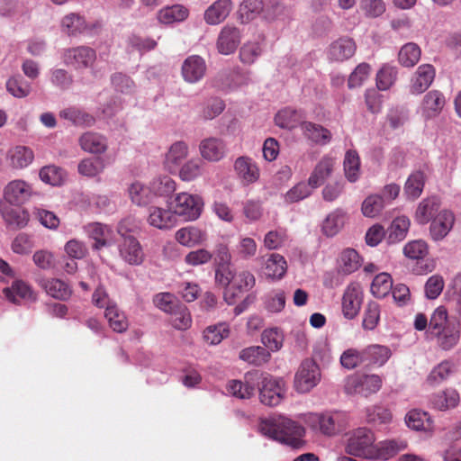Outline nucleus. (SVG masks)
Listing matches in <instances>:
<instances>
[{
    "label": "nucleus",
    "instance_id": "f257e3e1",
    "mask_svg": "<svg viewBox=\"0 0 461 461\" xmlns=\"http://www.w3.org/2000/svg\"><path fill=\"white\" fill-rule=\"evenodd\" d=\"M226 389L230 395L239 399H249L258 389L261 403L270 407L278 405L285 393L282 378L260 370L247 372L243 380L229 381Z\"/></svg>",
    "mask_w": 461,
    "mask_h": 461
},
{
    "label": "nucleus",
    "instance_id": "f03ea898",
    "mask_svg": "<svg viewBox=\"0 0 461 461\" xmlns=\"http://www.w3.org/2000/svg\"><path fill=\"white\" fill-rule=\"evenodd\" d=\"M404 441L384 440L375 443L374 432L366 428L353 430L347 441L346 452L371 460H388L406 447Z\"/></svg>",
    "mask_w": 461,
    "mask_h": 461
},
{
    "label": "nucleus",
    "instance_id": "7ed1b4c3",
    "mask_svg": "<svg viewBox=\"0 0 461 461\" xmlns=\"http://www.w3.org/2000/svg\"><path fill=\"white\" fill-rule=\"evenodd\" d=\"M258 430L269 439L292 448H300L303 445V437L305 433L303 427L297 421L283 415H272L261 419Z\"/></svg>",
    "mask_w": 461,
    "mask_h": 461
},
{
    "label": "nucleus",
    "instance_id": "20e7f679",
    "mask_svg": "<svg viewBox=\"0 0 461 461\" xmlns=\"http://www.w3.org/2000/svg\"><path fill=\"white\" fill-rule=\"evenodd\" d=\"M461 326L456 319H450L444 306L436 308L429 318L427 339L436 340L443 350H450L460 339Z\"/></svg>",
    "mask_w": 461,
    "mask_h": 461
},
{
    "label": "nucleus",
    "instance_id": "39448f33",
    "mask_svg": "<svg viewBox=\"0 0 461 461\" xmlns=\"http://www.w3.org/2000/svg\"><path fill=\"white\" fill-rule=\"evenodd\" d=\"M215 283L226 288L224 300L229 305H232L236 302V297L255 285V277L249 271L235 272L232 268L221 266L215 269Z\"/></svg>",
    "mask_w": 461,
    "mask_h": 461
},
{
    "label": "nucleus",
    "instance_id": "423d86ee",
    "mask_svg": "<svg viewBox=\"0 0 461 461\" xmlns=\"http://www.w3.org/2000/svg\"><path fill=\"white\" fill-rule=\"evenodd\" d=\"M321 373L318 364L311 358L304 359L294 375V389L300 393H309L320 383Z\"/></svg>",
    "mask_w": 461,
    "mask_h": 461
},
{
    "label": "nucleus",
    "instance_id": "0eeeda50",
    "mask_svg": "<svg viewBox=\"0 0 461 461\" xmlns=\"http://www.w3.org/2000/svg\"><path fill=\"white\" fill-rule=\"evenodd\" d=\"M203 207L201 196L189 193H179L174 200V213L185 221H194L199 218Z\"/></svg>",
    "mask_w": 461,
    "mask_h": 461
},
{
    "label": "nucleus",
    "instance_id": "6e6552de",
    "mask_svg": "<svg viewBox=\"0 0 461 461\" xmlns=\"http://www.w3.org/2000/svg\"><path fill=\"white\" fill-rule=\"evenodd\" d=\"M312 421L323 435L329 437L344 431L348 426V417L340 411L314 414Z\"/></svg>",
    "mask_w": 461,
    "mask_h": 461
},
{
    "label": "nucleus",
    "instance_id": "1a4fd4ad",
    "mask_svg": "<svg viewBox=\"0 0 461 461\" xmlns=\"http://www.w3.org/2000/svg\"><path fill=\"white\" fill-rule=\"evenodd\" d=\"M428 253L429 247L422 240L409 241L403 247L404 256L417 262L416 267L413 268V272L417 275H425L433 270L434 265L425 259Z\"/></svg>",
    "mask_w": 461,
    "mask_h": 461
},
{
    "label": "nucleus",
    "instance_id": "9d476101",
    "mask_svg": "<svg viewBox=\"0 0 461 461\" xmlns=\"http://www.w3.org/2000/svg\"><path fill=\"white\" fill-rule=\"evenodd\" d=\"M32 185L23 180L10 181L4 188V198L10 205L22 206L34 194Z\"/></svg>",
    "mask_w": 461,
    "mask_h": 461
},
{
    "label": "nucleus",
    "instance_id": "9b49d317",
    "mask_svg": "<svg viewBox=\"0 0 461 461\" xmlns=\"http://www.w3.org/2000/svg\"><path fill=\"white\" fill-rule=\"evenodd\" d=\"M62 57L67 66H71L75 69H84L93 66L96 53L90 47L80 46L65 50Z\"/></svg>",
    "mask_w": 461,
    "mask_h": 461
},
{
    "label": "nucleus",
    "instance_id": "f8f14e48",
    "mask_svg": "<svg viewBox=\"0 0 461 461\" xmlns=\"http://www.w3.org/2000/svg\"><path fill=\"white\" fill-rule=\"evenodd\" d=\"M121 258L131 266H140L143 263L145 254L140 241L133 236H123L118 246Z\"/></svg>",
    "mask_w": 461,
    "mask_h": 461
},
{
    "label": "nucleus",
    "instance_id": "ddd939ff",
    "mask_svg": "<svg viewBox=\"0 0 461 461\" xmlns=\"http://www.w3.org/2000/svg\"><path fill=\"white\" fill-rule=\"evenodd\" d=\"M436 77L435 68L430 64H422L418 67L410 81V93L420 95L432 85Z\"/></svg>",
    "mask_w": 461,
    "mask_h": 461
},
{
    "label": "nucleus",
    "instance_id": "4468645a",
    "mask_svg": "<svg viewBox=\"0 0 461 461\" xmlns=\"http://www.w3.org/2000/svg\"><path fill=\"white\" fill-rule=\"evenodd\" d=\"M445 104V95L438 90H430L422 98L420 114L425 120L434 119L441 113Z\"/></svg>",
    "mask_w": 461,
    "mask_h": 461
},
{
    "label": "nucleus",
    "instance_id": "2eb2a0df",
    "mask_svg": "<svg viewBox=\"0 0 461 461\" xmlns=\"http://www.w3.org/2000/svg\"><path fill=\"white\" fill-rule=\"evenodd\" d=\"M241 41V32L239 28L227 24L221 28L216 48L219 53L222 55H230L235 52Z\"/></svg>",
    "mask_w": 461,
    "mask_h": 461
},
{
    "label": "nucleus",
    "instance_id": "dca6fc26",
    "mask_svg": "<svg viewBox=\"0 0 461 461\" xmlns=\"http://www.w3.org/2000/svg\"><path fill=\"white\" fill-rule=\"evenodd\" d=\"M455 223V215L449 210L440 211L432 219L429 226L431 239L435 241L442 240L450 232Z\"/></svg>",
    "mask_w": 461,
    "mask_h": 461
},
{
    "label": "nucleus",
    "instance_id": "f3484780",
    "mask_svg": "<svg viewBox=\"0 0 461 461\" xmlns=\"http://www.w3.org/2000/svg\"><path fill=\"white\" fill-rule=\"evenodd\" d=\"M5 297L14 303L34 302L37 299L36 294L29 284L23 280H15L11 286L3 289Z\"/></svg>",
    "mask_w": 461,
    "mask_h": 461
},
{
    "label": "nucleus",
    "instance_id": "a211bd4d",
    "mask_svg": "<svg viewBox=\"0 0 461 461\" xmlns=\"http://www.w3.org/2000/svg\"><path fill=\"white\" fill-rule=\"evenodd\" d=\"M206 68V63L202 57L192 55L183 62L182 76L188 83H197L204 77Z\"/></svg>",
    "mask_w": 461,
    "mask_h": 461
},
{
    "label": "nucleus",
    "instance_id": "6ab92c4d",
    "mask_svg": "<svg viewBox=\"0 0 461 461\" xmlns=\"http://www.w3.org/2000/svg\"><path fill=\"white\" fill-rule=\"evenodd\" d=\"M84 231L90 239L95 240L92 246L94 250H100L111 244L110 240L113 230L108 225L100 222H90L84 226Z\"/></svg>",
    "mask_w": 461,
    "mask_h": 461
},
{
    "label": "nucleus",
    "instance_id": "aec40b11",
    "mask_svg": "<svg viewBox=\"0 0 461 461\" xmlns=\"http://www.w3.org/2000/svg\"><path fill=\"white\" fill-rule=\"evenodd\" d=\"M148 223L158 230H169L176 223V216L174 211L158 206L149 208Z\"/></svg>",
    "mask_w": 461,
    "mask_h": 461
},
{
    "label": "nucleus",
    "instance_id": "412c9836",
    "mask_svg": "<svg viewBox=\"0 0 461 461\" xmlns=\"http://www.w3.org/2000/svg\"><path fill=\"white\" fill-rule=\"evenodd\" d=\"M356 50L357 46L352 39L339 38L330 45L328 58L332 61L342 62L353 57Z\"/></svg>",
    "mask_w": 461,
    "mask_h": 461
},
{
    "label": "nucleus",
    "instance_id": "4be33fe9",
    "mask_svg": "<svg viewBox=\"0 0 461 461\" xmlns=\"http://www.w3.org/2000/svg\"><path fill=\"white\" fill-rule=\"evenodd\" d=\"M5 158L12 168L23 169L34 160V152L30 147L17 145L7 151Z\"/></svg>",
    "mask_w": 461,
    "mask_h": 461
},
{
    "label": "nucleus",
    "instance_id": "5701e85b",
    "mask_svg": "<svg viewBox=\"0 0 461 461\" xmlns=\"http://www.w3.org/2000/svg\"><path fill=\"white\" fill-rule=\"evenodd\" d=\"M234 169L242 184L249 185L259 178V169L252 158L240 157L235 160Z\"/></svg>",
    "mask_w": 461,
    "mask_h": 461
},
{
    "label": "nucleus",
    "instance_id": "b1692460",
    "mask_svg": "<svg viewBox=\"0 0 461 461\" xmlns=\"http://www.w3.org/2000/svg\"><path fill=\"white\" fill-rule=\"evenodd\" d=\"M81 149L91 154H103L108 149L107 139L95 131H86L83 133L78 140Z\"/></svg>",
    "mask_w": 461,
    "mask_h": 461
},
{
    "label": "nucleus",
    "instance_id": "393cba45",
    "mask_svg": "<svg viewBox=\"0 0 461 461\" xmlns=\"http://www.w3.org/2000/svg\"><path fill=\"white\" fill-rule=\"evenodd\" d=\"M460 397L456 390L447 388L429 396V405L438 411H447L459 403Z\"/></svg>",
    "mask_w": 461,
    "mask_h": 461
},
{
    "label": "nucleus",
    "instance_id": "a878e982",
    "mask_svg": "<svg viewBox=\"0 0 461 461\" xmlns=\"http://www.w3.org/2000/svg\"><path fill=\"white\" fill-rule=\"evenodd\" d=\"M232 10L230 0H217L204 12V21L210 25L222 23Z\"/></svg>",
    "mask_w": 461,
    "mask_h": 461
},
{
    "label": "nucleus",
    "instance_id": "bb28decb",
    "mask_svg": "<svg viewBox=\"0 0 461 461\" xmlns=\"http://www.w3.org/2000/svg\"><path fill=\"white\" fill-rule=\"evenodd\" d=\"M365 366H383L392 356V351L387 346L372 344L365 348Z\"/></svg>",
    "mask_w": 461,
    "mask_h": 461
},
{
    "label": "nucleus",
    "instance_id": "cd10ccee",
    "mask_svg": "<svg viewBox=\"0 0 461 461\" xmlns=\"http://www.w3.org/2000/svg\"><path fill=\"white\" fill-rule=\"evenodd\" d=\"M201 156L209 161H219L226 152L224 142L218 138H207L199 145Z\"/></svg>",
    "mask_w": 461,
    "mask_h": 461
},
{
    "label": "nucleus",
    "instance_id": "c85d7f7f",
    "mask_svg": "<svg viewBox=\"0 0 461 461\" xmlns=\"http://www.w3.org/2000/svg\"><path fill=\"white\" fill-rule=\"evenodd\" d=\"M347 213L344 210L338 208L332 211L324 219L321 230L325 236L334 237L344 227L347 221Z\"/></svg>",
    "mask_w": 461,
    "mask_h": 461
},
{
    "label": "nucleus",
    "instance_id": "c756f323",
    "mask_svg": "<svg viewBox=\"0 0 461 461\" xmlns=\"http://www.w3.org/2000/svg\"><path fill=\"white\" fill-rule=\"evenodd\" d=\"M351 384L355 393L367 396L379 391L382 379L377 375H366L353 378Z\"/></svg>",
    "mask_w": 461,
    "mask_h": 461
},
{
    "label": "nucleus",
    "instance_id": "7c9ffc66",
    "mask_svg": "<svg viewBox=\"0 0 461 461\" xmlns=\"http://www.w3.org/2000/svg\"><path fill=\"white\" fill-rule=\"evenodd\" d=\"M303 136L313 143L326 145L331 140L330 131L321 125L311 122H303L301 124Z\"/></svg>",
    "mask_w": 461,
    "mask_h": 461
},
{
    "label": "nucleus",
    "instance_id": "2f4dec72",
    "mask_svg": "<svg viewBox=\"0 0 461 461\" xmlns=\"http://www.w3.org/2000/svg\"><path fill=\"white\" fill-rule=\"evenodd\" d=\"M335 161L331 157L324 156L315 166L313 171L309 176L310 185L313 188L321 185L326 178H328L334 167Z\"/></svg>",
    "mask_w": 461,
    "mask_h": 461
},
{
    "label": "nucleus",
    "instance_id": "473e14b6",
    "mask_svg": "<svg viewBox=\"0 0 461 461\" xmlns=\"http://www.w3.org/2000/svg\"><path fill=\"white\" fill-rule=\"evenodd\" d=\"M239 357L255 366H260L264 364L267 363L271 357L270 352L264 347L260 346H251L246 348H243L240 354Z\"/></svg>",
    "mask_w": 461,
    "mask_h": 461
},
{
    "label": "nucleus",
    "instance_id": "72a5a7b5",
    "mask_svg": "<svg viewBox=\"0 0 461 461\" xmlns=\"http://www.w3.org/2000/svg\"><path fill=\"white\" fill-rule=\"evenodd\" d=\"M287 264L285 258L277 253L269 256L265 263L264 274L272 280L281 279L286 273Z\"/></svg>",
    "mask_w": 461,
    "mask_h": 461
},
{
    "label": "nucleus",
    "instance_id": "f704fd0d",
    "mask_svg": "<svg viewBox=\"0 0 461 461\" xmlns=\"http://www.w3.org/2000/svg\"><path fill=\"white\" fill-rule=\"evenodd\" d=\"M0 212L5 223L12 228H23L28 223L29 214L21 206H2Z\"/></svg>",
    "mask_w": 461,
    "mask_h": 461
},
{
    "label": "nucleus",
    "instance_id": "c9c22d12",
    "mask_svg": "<svg viewBox=\"0 0 461 461\" xmlns=\"http://www.w3.org/2000/svg\"><path fill=\"white\" fill-rule=\"evenodd\" d=\"M128 193L131 202L139 206H146L155 202L150 185L146 186L142 183L135 181L128 187Z\"/></svg>",
    "mask_w": 461,
    "mask_h": 461
},
{
    "label": "nucleus",
    "instance_id": "e433bc0d",
    "mask_svg": "<svg viewBox=\"0 0 461 461\" xmlns=\"http://www.w3.org/2000/svg\"><path fill=\"white\" fill-rule=\"evenodd\" d=\"M360 304L361 298L358 291L355 287H348L342 298V312L344 316L348 320L355 318L360 310Z\"/></svg>",
    "mask_w": 461,
    "mask_h": 461
},
{
    "label": "nucleus",
    "instance_id": "4c0bfd02",
    "mask_svg": "<svg viewBox=\"0 0 461 461\" xmlns=\"http://www.w3.org/2000/svg\"><path fill=\"white\" fill-rule=\"evenodd\" d=\"M398 68L393 64L385 63L376 73V86L380 91L390 89L396 82Z\"/></svg>",
    "mask_w": 461,
    "mask_h": 461
},
{
    "label": "nucleus",
    "instance_id": "58836bf2",
    "mask_svg": "<svg viewBox=\"0 0 461 461\" xmlns=\"http://www.w3.org/2000/svg\"><path fill=\"white\" fill-rule=\"evenodd\" d=\"M421 50L417 43L408 42L400 49L398 61L404 68H413L420 59Z\"/></svg>",
    "mask_w": 461,
    "mask_h": 461
},
{
    "label": "nucleus",
    "instance_id": "ea45409f",
    "mask_svg": "<svg viewBox=\"0 0 461 461\" xmlns=\"http://www.w3.org/2000/svg\"><path fill=\"white\" fill-rule=\"evenodd\" d=\"M46 293L58 300L66 301L72 294L71 287L63 280L52 278L42 284Z\"/></svg>",
    "mask_w": 461,
    "mask_h": 461
},
{
    "label": "nucleus",
    "instance_id": "a19ab883",
    "mask_svg": "<svg viewBox=\"0 0 461 461\" xmlns=\"http://www.w3.org/2000/svg\"><path fill=\"white\" fill-rule=\"evenodd\" d=\"M59 116L77 126L89 127L94 125L95 122L93 115L76 107H69L62 110L59 113Z\"/></svg>",
    "mask_w": 461,
    "mask_h": 461
},
{
    "label": "nucleus",
    "instance_id": "79ce46f5",
    "mask_svg": "<svg viewBox=\"0 0 461 461\" xmlns=\"http://www.w3.org/2000/svg\"><path fill=\"white\" fill-rule=\"evenodd\" d=\"M104 316L107 319L110 327L118 333H122L127 330L129 322L125 313L121 311L117 304L107 307L104 312Z\"/></svg>",
    "mask_w": 461,
    "mask_h": 461
},
{
    "label": "nucleus",
    "instance_id": "37998d69",
    "mask_svg": "<svg viewBox=\"0 0 461 461\" xmlns=\"http://www.w3.org/2000/svg\"><path fill=\"white\" fill-rule=\"evenodd\" d=\"M149 185L154 200L158 197H169L176 190V183L168 176L156 177Z\"/></svg>",
    "mask_w": 461,
    "mask_h": 461
},
{
    "label": "nucleus",
    "instance_id": "c03bdc74",
    "mask_svg": "<svg viewBox=\"0 0 461 461\" xmlns=\"http://www.w3.org/2000/svg\"><path fill=\"white\" fill-rule=\"evenodd\" d=\"M361 266V258L358 253L353 249H344L339 257V268L346 275L357 271Z\"/></svg>",
    "mask_w": 461,
    "mask_h": 461
},
{
    "label": "nucleus",
    "instance_id": "a18cd8bd",
    "mask_svg": "<svg viewBox=\"0 0 461 461\" xmlns=\"http://www.w3.org/2000/svg\"><path fill=\"white\" fill-rule=\"evenodd\" d=\"M344 172L347 179L355 183L359 178L360 158L356 150L349 149L346 152L344 158Z\"/></svg>",
    "mask_w": 461,
    "mask_h": 461
},
{
    "label": "nucleus",
    "instance_id": "49530a36",
    "mask_svg": "<svg viewBox=\"0 0 461 461\" xmlns=\"http://www.w3.org/2000/svg\"><path fill=\"white\" fill-rule=\"evenodd\" d=\"M61 26L63 32L73 36L84 33L87 30L84 17L74 13L66 15L62 19Z\"/></svg>",
    "mask_w": 461,
    "mask_h": 461
},
{
    "label": "nucleus",
    "instance_id": "de8ad7c7",
    "mask_svg": "<svg viewBox=\"0 0 461 461\" xmlns=\"http://www.w3.org/2000/svg\"><path fill=\"white\" fill-rule=\"evenodd\" d=\"M285 336L281 329L270 328L262 332L261 341L268 351L276 352L283 347Z\"/></svg>",
    "mask_w": 461,
    "mask_h": 461
},
{
    "label": "nucleus",
    "instance_id": "09e8293b",
    "mask_svg": "<svg viewBox=\"0 0 461 461\" xmlns=\"http://www.w3.org/2000/svg\"><path fill=\"white\" fill-rule=\"evenodd\" d=\"M454 373V364L444 360L436 366L429 374L427 381L436 386L445 382Z\"/></svg>",
    "mask_w": 461,
    "mask_h": 461
},
{
    "label": "nucleus",
    "instance_id": "8fccbe9b",
    "mask_svg": "<svg viewBox=\"0 0 461 461\" xmlns=\"http://www.w3.org/2000/svg\"><path fill=\"white\" fill-rule=\"evenodd\" d=\"M313 189L309 179L308 182H299L284 194V201L288 204L298 203L309 197Z\"/></svg>",
    "mask_w": 461,
    "mask_h": 461
},
{
    "label": "nucleus",
    "instance_id": "3c124183",
    "mask_svg": "<svg viewBox=\"0 0 461 461\" xmlns=\"http://www.w3.org/2000/svg\"><path fill=\"white\" fill-rule=\"evenodd\" d=\"M188 15V10L180 5L163 8L158 13V20L164 24L184 21Z\"/></svg>",
    "mask_w": 461,
    "mask_h": 461
},
{
    "label": "nucleus",
    "instance_id": "603ef678",
    "mask_svg": "<svg viewBox=\"0 0 461 461\" xmlns=\"http://www.w3.org/2000/svg\"><path fill=\"white\" fill-rule=\"evenodd\" d=\"M169 314L171 315V324L175 329L185 330L191 327V314L185 304L179 303Z\"/></svg>",
    "mask_w": 461,
    "mask_h": 461
},
{
    "label": "nucleus",
    "instance_id": "864d4df0",
    "mask_svg": "<svg viewBox=\"0 0 461 461\" xmlns=\"http://www.w3.org/2000/svg\"><path fill=\"white\" fill-rule=\"evenodd\" d=\"M393 288L392 276L385 272L375 276L371 284V293L376 298L385 297Z\"/></svg>",
    "mask_w": 461,
    "mask_h": 461
},
{
    "label": "nucleus",
    "instance_id": "5fc2aeb1",
    "mask_svg": "<svg viewBox=\"0 0 461 461\" xmlns=\"http://www.w3.org/2000/svg\"><path fill=\"white\" fill-rule=\"evenodd\" d=\"M339 362L342 367L348 370L355 369L361 365L365 366L364 350L349 348L342 352Z\"/></svg>",
    "mask_w": 461,
    "mask_h": 461
},
{
    "label": "nucleus",
    "instance_id": "6e6d98bb",
    "mask_svg": "<svg viewBox=\"0 0 461 461\" xmlns=\"http://www.w3.org/2000/svg\"><path fill=\"white\" fill-rule=\"evenodd\" d=\"M204 163L201 158H194L185 162L179 170V176L183 181H193L202 176Z\"/></svg>",
    "mask_w": 461,
    "mask_h": 461
},
{
    "label": "nucleus",
    "instance_id": "4d7b16f0",
    "mask_svg": "<svg viewBox=\"0 0 461 461\" xmlns=\"http://www.w3.org/2000/svg\"><path fill=\"white\" fill-rule=\"evenodd\" d=\"M425 176L421 171H416L411 174L405 183L404 191L409 198H418L424 187Z\"/></svg>",
    "mask_w": 461,
    "mask_h": 461
},
{
    "label": "nucleus",
    "instance_id": "13d9d810",
    "mask_svg": "<svg viewBox=\"0 0 461 461\" xmlns=\"http://www.w3.org/2000/svg\"><path fill=\"white\" fill-rule=\"evenodd\" d=\"M438 204L435 199H425L420 203L415 217L420 224H426L435 217Z\"/></svg>",
    "mask_w": 461,
    "mask_h": 461
},
{
    "label": "nucleus",
    "instance_id": "bf43d9fd",
    "mask_svg": "<svg viewBox=\"0 0 461 461\" xmlns=\"http://www.w3.org/2000/svg\"><path fill=\"white\" fill-rule=\"evenodd\" d=\"M230 329L227 323L221 322L208 326L203 331V339L211 345H218L229 336Z\"/></svg>",
    "mask_w": 461,
    "mask_h": 461
},
{
    "label": "nucleus",
    "instance_id": "052dcab7",
    "mask_svg": "<svg viewBox=\"0 0 461 461\" xmlns=\"http://www.w3.org/2000/svg\"><path fill=\"white\" fill-rule=\"evenodd\" d=\"M411 221L407 216L402 215L396 217L391 223L389 240L391 242L402 240L409 230Z\"/></svg>",
    "mask_w": 461,
    "mask_h": 461
},
{
    "label": "nucleus",
    "instance_id": "680f3d73",
    "mask_svg": "<svg viewBox=\"0 0 461 461\" xmlns=\"http://www.w3.org/2000/svg\"><path fill=\"white\" fill-rule=\"evenodd\" d=\"M406 425L414 430L429 429V418L427 412L419 410L410 411L405 417Z\"/></svg>",
    "mask_w": 461,
    "mask_h": 461
},
{
    "label": "nucleus",
    "instance_id": "e2e57ef3",
    "mask_svg": "<svg viewBox=\"0 0 461 461\" xmlns=\"http://www.w3.org/2000/svg\"><path fill=\"white\" fill-rule=\"evenodd\" d=\"M387 206L380 194L367 196L362 203V212L366 217L374 218Z\"/></svg>",
    "mask_w": 461,
    "mask_h": 461
},
{
    "label": "nucleus",
    "instance_id": "0e129e2a",
    "mask_svg": "<svg viewBox=\"0 0 461 461\" xmlns=\"http://www.w3.org/2000/svg\"><path fill=\"white\" fill-rule=\"evenodd\" d=\"M299 121L297 111L290 107L280 110L275 116L276 124L284 129H294Z\"/></svg>",
    "mask_w": 461,
    "mask_h": 461
},
{
    "label": "nucleus",
    "instance_id": "69168bd1",
    "mask_svg": "<svg viewBox=\"0 0 461 461\" xmlns=\"http://www.w3.org/2000/svg\"><path fill=\"white\" fill-rule=\"evenodd\" d=\"M176 240L185 247H194L202 240L201 231L194 227L181 228L176 232Z\"/></svg>",
    "mask_w": 461,
    "mask_h": 461
},
{
    "label": "nucleus",
    "instance_id": "338daca9",
    "mask_svg": "<svg viewBox=\"0 0 461 461\" xmlns=\"http://www.w3.org/2000/svg\"><path fill=\"white\" fill-rule=\"evenodd\" d=\"M39 176L41 180L46 184L59 185L64 179V171L57 166L50 165L43 167L40 170Z\"/></svg>",
    "mask_w": 461,
    "mask_h": 461
},
{
    "label": "nucleus",
    "instance_id": "774afa93",
    "mask_svg": "<svg viewBox=\"0 0 461 461\" xmlns=\"http://www.w3.org/2000/svg\"><path fill=\"white\" fill-rule=\"evenodd\" d=\"M359 8L367 18H377L384 14L386 5L384 0H360Z\"/></svg>",
    "mask_w": 461,
    "mask_h": 461
}]
</instances>
